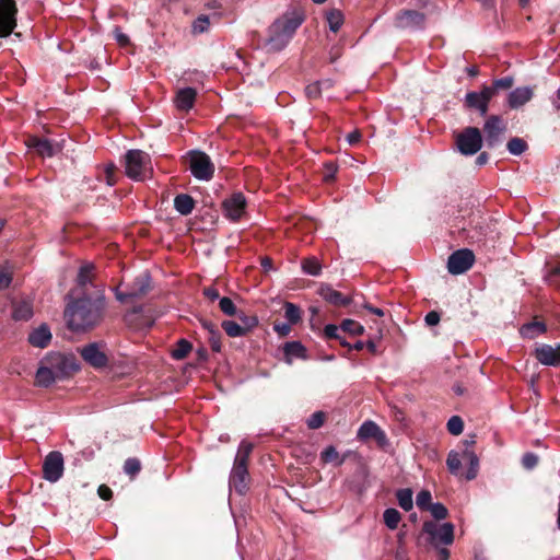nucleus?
Instances as JSON below:
<instances>
[{
    "label": "nucleus",
    "instance_id": "nucleus-1",
    "mask_svg": "<svg viewBox=\"0 0 560 560\" xmlns=\"http://www.w3.org/2000/svg\"><path fill=\"white\" fill-rule=\"evenodd\" d=\"M303 21L304 14L302 10L292 9L287 11L270 25L268 30V39L266 42L267 49L270 51H279L283 49Z\"/></svg>",
    "mask_w": 560,
    "mask_h": 560
},
{
    "label": "nucleus",
    "instance_id": "nucleus-2",
    "mask_svg": "<svg viewBox=\"0 0 560 560\" xmlns=\"http://www.w3.org/2000/svg\"><path fill=\"white\" fill-rule=\"evenodd\" d=\"M65 317L73 331L85 330L95 326L102 318V304L84 298L69 303Z\"/></svg>",
    "mask_w": 560,
    "mask_h": 560
},
{
    "label": "nucleus",
    "instance_id": "nucleus-3",
    "mask_svg": "<svg viewBox=\"0 0 560 560\" xmlns=\"http://www.w3.org/2000/svg\"><path fill=\"white\" fill-rule=\"evenodd\" d=\"M126 175L135 180H144L152 175L151 158L141 150H129L125 155Z\"/></svg>",
    "mask_w": 560,
    "mask_h": 560
},
{
    "label": "nucleus",
    "instance_id": "nucleus-4",
    "mask_svg": "<svg viewBox=\"0 0 560 560\" xmlns=\"http://www.w3.org/2000/svg\"><path fill=\"white\" fill-rule=\"evenodd\" d=\"M42 361L58 380L77 372L79 369L74 358L61 353H49Z\"/></svg>",
    "mask_w": 560,
    "mask_h": 560
},
{
    "label": "nucleus",
    "instance_id": "nucleus-5",
    "mask_svg": "<svg viewBox=\"0 0 560 560\" xmlns=\"http://www.w3.org/2000/svg\"><path fill=\"white\" fill-rule=\"evenodd\" d=\"M456 145L459 152L464 155H472L477 153L482 147L480 130L476 127H468L464 129L456 137Z\"/></svg>",
    "mask_w": 560,
    "mask_h": 560
},
{
    "label": "nucleus",
    "instance_id": "nucleus-6",
    "mask_svg": "<svg viewBox=\"0 0 560 560\" xmlns=\"http://www.w3.org/2000/svg\"><path fill=\"white\" fill-rule=\"evenodd\" d=\"M189 168L191 174L199 180H209L214 173V165L210 158L200 151L189 153Z\"/></svg>",
    "mask_w": 560,
    "mask_h": 560
},
{
    "label": "nucleus",
    "instance_id": "nucleus-7",
    "mask_svg": "<svg viewBox=\"0 0 560 560\" xmlns=\"http://www.w3.org/2000/svg\"><path fill=\"white\" fill-rule=\"evenodd\" d=\"M18 5L15 0H0V37L10 36L16 27Z\"/></svg>",
    "mask_w": 560,
    "mask_h": 560
},
{
    "label": "nucleus",
    "instance_id": "nucleus-8",
    "mask_svg": "<svg viewBox=\"0 0 560 560\" xmlns=\"http://www.w3.org/2000/svg\"><path fill=\"white\" fill-rule=\"evenodd\" d=\"M423 532L428 534L431 541L435 545H452L454 541V525L452 523L436 524L434 522H424Z\"/></svg>",
    "mask_w": 560,
    "mask_h": 560
},
{
    "label": "nucleus",
    "instance_id": "nucleus-9",
    "mask_svg": "<svg viewBox=\"0 0 560 560\" xmlns=\"http://www.w3.org/2000/svg\"><path fill=\"white\" fill-rule=\"evenodd\" d=\"M475 256L469 249L454 252L447 260V269L452 275H460L467 271L474 264Z\"/></svg>",
    "mask_w": 560,
    "mask_h": 560
},
{
    "label": "nucleus",
    "instance_id": "nucleus-10",
    "mask_svg": "<svg viewBox=\"0 0 560 560\" xmlns=\"http://www.w3.org/2000/svg\"><path fill=\"white\" fill-rule=\"evenodd\" d=\"M44 477L50 482L58 481L63 474V457L60 452H50L44 462Z\"/></svg>",
    "mask_w": 560,
    "mask_h": 560
},
{
    "label": "nucleus",
    "instance_id": "nucleus-11",
    "mask_svg": "<svg viewBox=\"0 0 560 560\" xmlns=\"http://www.w3.org/2000/svg\"><path fill=\"white\" fill-rule=\"evenodd\" d=\"M247 464L244 457H235L234 466L230 476V487L243 494L247 489Z\"/></svg>",
    "mask_w": 560,
    "mask_h": 560
},
{
    "label": "nucleus",
    "instance_id": "nucleus-12",
    "mask_svg": "<svg viewBox=\"0 0 560 560\" xmlns=\"http://www.w3.org/2000/svg\"><path fill=\"white\" fill-rule=\"evenodd\" d=\"M80 353L84 361L95 369L105 368L108 363L107 354L97 343H90L82 347Z\"/></svg>",
    "mask_w": 560,
    "mask_h": 560
},
{
    "label": "nucleus",
    "instance_id": "nucleus-13",
    "mask_svg": "<svg viewBox=\"0 0 560 560\" xmlns=\"http://www.w3.org/2000/svg\"><path fill=\"white\" fill-rule=\"evenodd\" d=\"M483 130L487 145L493 148L500 142V137L505 131V125L499 116L492 115L486 120Z\"/></svg>",
    "mask_w": 560,
    "mask_h": 560
},
{
    "label": "nucleus",
    "instance_id": "nucleus-14",
    "mask_svg": "<svg viewBox=\"0 0 560 560\" xmlns=\"http://www.w3.org/2000/svg\"><path fill=\"white\" fill-rule=\"evenodd\" d=\"M223 211L228 219L236 221L245 213L246 199L241 192L233 194L223 203Z\"/></svg>",
    "mask_w": 560,
    "mask_h": 560
},
{
    "label": "nucleus",
    "instance_id": "nucleus-15",
    "mask_svg": "<svg viewBox=\"0 0 560 560\" xmlns=\"http://www.w3.org/2000/svg\"><path fill=\"white\" fill-rule=\"evenodd\" d=\"M25 144L43 158H51L61 150L58 143L55 144L47 139H39L37 137H30Z\"/></svg>",
    "mask_w": 560,
    "mask_h": 560
},
{
    "label": "nucleus",
    "instance_id": "nucleus-16",
    "mask_svg": "<svg viewBox=\"0 0 560 560\" xmlns=\"http://www.w3.org/2000/svg\"><path fill=\"white\" fill-rule=\"evenodd\" d=\"M536 359L544 365H559L560 364V343L556 347L550 345H541L535 350Z\"/></svg>",
    "mask_w": 560,
    "mask_h": 560
},
{
    "label": "nucleus",
    "instance_id": "nucleus-17",
    "mask_svg": "<svg viewBox=\"0 0 560 560\" xmlns=\"http://www.w3.org/2000/svg\"><path fill=\"white\" fill-rule=\"evenodd\" d=\"M534 96V89L530 86H518L508 95V105L511 109H518L527 104Z\"/></svg>",
    "mask_w": 560,
    "mask_h": 560
},
{
    "label": "nucleus",
    "instance_id": "nucleus-18",
    "mask_svg": "<svg viewBox=\"0 0 560 560\" xmlns=\"http://www.w3.org/2000/svg\"><path fill=\"white\" fill-rule=\"evenodd\" d=\"M358 438L361 440L375 439L378 444L387 442L385 432L373 421H365L358 430Z\"/></svg>",
    "mask_w": 560,
    "mask_h": 560
},
{
    "label": "nucleus",
    "instance_id": "nucleus-19",
    "mask_svg": "<svg viewBox=\"0 0 560 560\" xmlns=\"http://www.w3.org/2000/svg\"><path fill=\"white\" fill-rule=\"evenodd\" d=\"M424 14L418 11H404L396 18L397 26L400 28L421 27L424 23Z\"/></svg>",
    "mask_w": 560,
    "mask_h": 560
},
{
    "label": "nucleus",
    "instance_id": "nucleus-20",
    "mask_svg": "<svg viewBox=\"0 0 560 560\" xmlns=\"http://www.w3.org/2000/svg\"><path fill=\"white\" fill-rule=\"evenodd\" d=\"M197 92L192 88L179 89L176 93L174 103L178 110L188 112L192 108Z\"/></svg>",
    "mask_w": 560,
    "mask_h": 560
},
{
    "label": "nucleus",
    "instance_id": "nucleus-21",
    "mask_svg": "<svg viewBox=\"0 0 560 560\" xmlns=\"http://www.w3.org/2000/svg\"><path fill=\"white\" fill-rule=\"evenodd\" d=\"M51 340V332L46 325L34 329L28 336V342L37 348H46Z\"/></svg>",
    "mask_w": 560,
    "mask_h": 560
},
{
    "label": "nucleus",
    "instance_id": "nucleus-22",
    "mask_svg": "<svg viewBox=\"0 0 560 560\" xmlns=\"http://www.w3.org/2000/svg\"><path fill=\"white\" fill-rule=\"evenodd\" d=\"M319 294L325 301L336 306L347 305L350 302L347 298H343L340 292L334 290L330 287L320 288Z\"/></svg>",
    "mask_w": 560,
    "mask_h": 560
},
{
    "label": "nucleus",
    "instance_id": "nucleus-23",
    "mask_svg": "<svg viewBox=\"0 0 560 560\" xmlns=\"http://www.w3.org/2000/svg\"><path fill=\"white\" fill-rule=\"evenodd\" d=\"M35 380L37 385L47 387L58 378L48 369V366H46V364L43 361H40L39 368L36 372Z\"/></svg>",
    "mask_w": 560,
    "mask_h": 560
},
{
    "label": "nucleus",
    "instance_id": "nucleus-24",
    "mask_svg": "<svg viewBox=\"0 0 560 560\" xmlns=\"http://www.w3.org/2000/svg\"><path fill=\"white\" fill-rule=\"evenodd\" d=\"M174 207L180 214L187 215L194 210L195 202L189 195L182 194L174 199Z\"/></svg>",
    "mask_w": 560,
    "mask_h": 560
},
{
    "label": "nucleus",
    "instance_id": "nucleus-25",
    "mask_svg": "<svg viewBox=\"0 0 560 560\" xmlns=\"http://www.w3.org/2000/svg\"><path fill=\"white\" fill-rule=\"evenodd\" d=\"M465 102L468 107L478 109L481 116H485L488 112V105L478 92L467 93Z\"/></svg>",
    "mask_w": 560,
    "mask_h": 560
},
{
    "label": "nucleus",
    "instance_id": "nucleus-26",
    "mask_svg": "<svg viewBox=\"0 0 560 560\" xmlns=\"http://www.w3.org/2000/svg\"><path fill=\"white\" fill-rule=\"evenodd\" d=\"M545 330H546V326L544 323L532 322V323L523 325L522 328L520 329V332L524 338L533 339V338H536L537 336L544 334Z\"/></svg>",
    "mask_w": 560,
    "mask_h": 560
},
{
    "label": "nucleus",
    "instance_id": "nucleus-27",
    "mask_svg": "<svg viewBox=\"0 0 560 560\" xmlns=\"http://www.w3.org/2000/svg\"><path fill=\"white\" fill-rule=\"evenodd\" d=\"M33 315V306L28 301H21L15 304L13 317L16 320H27Z\"/></svg>",
    "mask_w": 560,
    "mask_h": 560
},
{
    "label": "nucleus",
    "instance_id": "nucleus-28",
    "mask_svg": "<svg viewBox=\"0 0 560 560\" xmlns=\"http://www.w3.org/2000/svg\"><path fill=\"white\" fill-rule=\"evenodd\" d=\"M138 281L140 283L139 289L131 290L128 293L117 292V294H116L117 299L119 301H126L128 298H133V296H138V295H141V294H144L147 292L148 288H149V277L147 275H144L143 277L138 279Z\"/></svg>",
    "mask_w": 560,
    "mask_h": 560
},
{
    "label": "nucleus",
    "instance_id": "nucleus-29",
    "mask_svg": "<svg viewBox=\"0 0 560 560\" xmlns=\"http://www.w3.org/2000/svg\"><path fill=\"white\" fill-rule=\"evenodd\" d=\"M222 327L229 337H242L247 335L249 331L242 325L233 320H224Z\"/></svg>",
    "mask_w": 560,
    "mask_h": 560
},
{
    "label": "nucleus",
    "instance_id": "nucleus-30",
    "mask_svg": "<svg viewBox=\"0 0 560 560\" xmlns=\"http://www.w3.org/2000/svg\"><path fill=\"white\" fill-rule=\"evenodd\" d=\"M283 350L289 362H291L293 358H304L305 355V348L298 341L285 343Z\"/></svg>",
    "mask_w": 560,
    "mask_h": 560
},
{
    "label": "nucleus",
    "instance_id": "nucleus-31",
    "mask_svg": "<svg viewBox=\"0 0 560 560\" xmlns=\"http://www.w3.org/2000/svg\"><path fill=\"white\" fill-rule=\"evenodd\" d=\"M385 525L394 530L398 527L401 520V514L396 509H386L383 514Z\"/></svg>",
    "mask_w": 560,
    "mask_h": 560
},
{
    "label": "nucleus",
    "instance_id": "nucleus-32",
    "mask_svg": "<svg viewBox=\"0 0 560 560\" xmlns=\"http://www.w3.org/2000/svg\"><path fill=\"white\" fill-rule=\"evenodd\" d=\"M463 458L467 459L469 462V469L466 474V479L471 480L476 478L479 467V459L477 455L474 452L465 451L463 454Z\"/></svg>",
    "mask_w": 560,
    "mask_h": 560
},
{
    "label": "nucleus",
    "instance_id": "nucleus-33",
    "mask_svg": "<svg viewBox=\"0 0 560 560\" xmlns=\"http://www.w3.org/2000/svg\"><path fill=\"white\" fill-rule=\"evenodd\" d=\"M399 506L405 511H410L413 506L412 491L410 489H400L397 491Z\"/></svg>",
    "mask_w": 560,
    "mask_h": 560
},
{
    "label": "nucleus",
    "instance_id": "nucleus-34",
    "mask_svg": "<svg viewBox=\"0 0 560 560\" xmlns=\"http://www.w3.org/2000/svg\"><path fill=\"white\" fill-rule=\"evenodd\" d=\"M331 85H332V83L330 80L314 82L306 86L305 93L308 98H316L320 95L322 88L328 89Z\"/></svg>",
    "mask_w": 560,
    "mask_h": 560
},
{
    "label": "nucleus",
    "instance_id": "nucleus-35",
    "mask_svg": "<svg viewBox=\"0 0 560 560\" xmlns=\"http://www.w3.org/2000/svg\"><path fill=\"white\" fill-rule=\"evenodd\" d=\"M190 350L191 345L187 340L180 339L176 347L173 349L172 357L176 360H182L187 357Z\"/></svg>",
    "mask_w": 560,
    "mask_h": 560
},
{
    "label": "nucleus",
    "instance_id": "nucleus-36",
    "mask_svg": "<svg viewBox=\"0 0 560 560\" xmlns=\"http://www.w3.org/2000/svg\"><path fill=\"white\" fill-rule=\"evenodd\" d=\"M330 31L338 32L343 23V14L339 10H332L327 15Z\"/></svg>",
    "mask_w": 560,
    "mask_h": 560
},
{
    "label": "nucleus",
    "instance_id": "nucleus-37",
    "mask_svg": "<svg viewBox=\"0 0 560 560\" xmlns=\"http://www.w3.org/2000/svg\"><path fill=\"white\" fill-rule=\"evenodd\" d=\"M322 460L324 463H336L337 465H341L343 463V458H340L339 453L336 447L328 446L320 454Z\"/></svg>",
    "mask_w": 560,
    "mask_h": 560
},
{
    "label": "nucleus",
    "instance_id": "nucleus-38",
    "mask_svg": "<svg viewBox=\"0 0 560 560\" xmlns=\"http://www.w3.org/2000/svg\"><path fill=\"white\" fill-rule=\"evenodd\" d=\"M527 149V143L522 138H512L508 142V150L513 155H521Z\"/></svg>",
    "mask_w": 560,
    "mask_h": 560
},
{
    "label": "nucleus",
    "instance_id": "nucleus-39",
    "mask_svg": "<svg viewBox=\"0 0 560 560\" xmlns=\"http://www.w3.org/2000/svg\"><path fill=\"white\" fill-rule=\"evenodd\" d=\"M341 329L354 336H359L364 332V327L353 319H345L341 323Z\"/></svg>",
    "mask_w": 560,
    "mask_h": 560
},
{
    "label": "nucleus",
    "instance_id": "nucleus-40",
    "mask_svg": "<svg viewBox=\"0 0 560 560\" xmlns=\"http://www.w3.org/2000/svg\"><path fill=\"white\" fill-rule=\"evenodd\" d=\"M285 318L290 324H296L301 319V311L300 308L290 302L284 304Z\"/></svg>",
    "mask_w": 560,
    "mask_h": 560
},
{
    "label": "nucleus",
    "instance_id": "nucleus-41",
    "mask_svg": "<svg viewBox=\"0 0 560 560\" xmlns=\"http://www.w3.org/2000/svg\"><path fill=\"white\" fill-rule=\"evenodd\" d=\"M93 270H94V265L93 264H84L81 268H80V271H79V275H78V282L79 284L81 285H85L86 283H89L93 277Z\"/></svg>",
    "mask_w": 560,
    "mask_h": 560
},
{
    "label": "nucleus",
    "instance_id": "nucleus-42",
    "mask_svg": "<svg viewBox=\"0 0 560 560\" xmlns=\"http://www.w3.org/2000/svg\"><path fill=\"white\" fill-rule=\"evenodd\" d=\"M210 27V20L207 15H200L198 16L192 25H191V31L194 34H201V33H205L209 30Z\"/></svg>",
    "mask_w": 560,
    "mask_h": 560
},
{
    "label": "nucleus",
    "instance_id": "nucleus-43",
    "mask_svg": "<svg viewBox=\"0 0 560 560\" xmlns=\"http://www.w3.org/2000/svg\"><path fill=\"white\" fill-rule=\"evenodd\" d=\"M446 465L452 474L457 475L462 465V456L457 452H450Z\"/></svg>",
    "mask_w": 560,
    "mask_h": 560
},
{
    "label": "nucleus",
    "instance_id": "nucleus-44",
    "mask_svg": "<svg viewBox=\"0 0 560 560\" xmlns=\"http://www.w3.org/2000/svg\"><path fill=\"white\" fill-rule=\"evenodd\" d=\"M242 325L248 331L253 330L258 325L256 315H246L243 312L236 314Z\"/></svg>",
    "mask_w": 560,
    "mask_h": 560
},
{
    "label": "nucleus",
    "instance_id": "nucleus-45",
    "mask_svg": "<svg viewBox=\"0 0 560 560\" xmlns=\"http://www.w3.org/2000/svg\"><path fill=\"white\" fill-rule=\"evenodd\" d=\"M447 430L453 435H459L464 430V422L460 417L453 416L447 421Z\"/></svg>",
    "mask_w": 560,
    "mask_h": 560
},
{
    "label": "nucleus",
    "instance_id": "nucleus-46",
    "mask_svg": "<svg viewBox=\"0 0 560 560\" xmlns=\"http://www.w3.org/2000/svg\"><path fill=\"white\" fill-rule=\"evenodd\" d=\"M141 469L140 460L137 458H128L124 465V471L131 478H135Z\"/></svg>",
    "mask_w": 560,
    "mask_h": 560
},
{
    "label": "nucleus",
    "instance_id": "nucleus-47",
    "mask_svg": "<svg viewBox=\"0 0 560 560\" xmlns=\"http://www.w3.org/2000/svg\"><path fill=\"white\" fill-rule=\"evenodd\" d=\"M302 268L306 273L312 276H317L319 275L320 271V265L315 258H308L304 260L302 264Z\"/></svg>",
    "mask_w": 560,
    "mask_h": 560
},
{
    "label": "nucleus",
    "instance_id": "nucleus-48",
    "mask_svg": "<svg viewBox=\"0 0 560 560\" xmlns=\"http://www.w3.org/2000/svg\"><path fill=\"white\" fill-rule=\"evenodd\" d=\"M220 310L228 316H233L237 314L236 306L230 298H222L219 301Z\"/></svg>",
    "mask_w": 560,
    "mask_h": 560
},
{
    "label": "nucleus",
    "instance_id": "nucleus-49",
    "mask_svg": "<svg viewBox=\"0 0 560 560\" xmlns=\"http://www.w3.org/2000/svg\"><path fill=\"white\" fill-rule=\"evenodd\" d=\"M431 493L428 490H422L418 493L416 498V503L419 509L428 510L431 506Z\"/></svg>",
    "mask_w": 560,
    "mask_h": 560
},
{
    "label": "nucleus",
    "instance_id": "nucleus-50",
    "mask_svg": "<svg viewBox=\"0 0 560 560\" xmlns=\"http://www.w3.org/2000/svg\"><path fill=\"white\" fill-rule=\"evenodd\" d=\"M428 510L436 520H444L447 516V509L441 503H432Z\"/></svg>",
    "mask_w": 560,
    "mask_h": 560
},
{
    "label": "nucleus",
    "instance_id": "nucleus-51",
    "mask_svg": "<svg viewBox=\"0 0 560 560\" xmlns=\"http://www.w3.org/2000/svg\"><path fill=\"white\" fill-rule=\"evenodd\" d=\"M325 413L323 411L314 412L307 420V425L311 429H318L324 424Z\"/></svg>",
    "mask_w": 560,
    "mask_h": 560
},
{
    "label": "nucleus",
    "instance_id": "nucleus-52",
    "mask_svg": "<svg viewBox=\"0 0 560 560\" xmlns=\"http://www.w3.org/2000/svg\"><path fill=\"white\" fill-rule=\"evenodd\" d=\"M546 280L550 284L560 288V264L550 269V271L546 275Z\"/></svg>",
    "mask_w": 560,
    "mask_h": 560
},
{
    "label": "nucleus",
    "instance_id": "nucleus-53",
    "mask_svg": "<svg viewBox=\"0 0 560 560\" xmlns=\"http://www.w3.org/2000/svg\"><path fill=\"white\" fill-rule=\"evenodd\" d=\"M12 281V275L8 268H0V290L9 288Z\"/></svg>",
    "mask_w": 560,
    "mask_h": 560
},
{
    "label": "nucleus",
    "instance_id": "nucleus-54",
    "mask_svg": "<svg viewBox=\"0 0 560 560\" xmlns=\"http://www.w3.org/2000/svg\"><path fill=\"white\" fill-rule=\"evenodd\" d=\"M337 165L335 163H326L324 166V180L330 182L335 178V175L337 173Z\"/></svg>",
    "mask_w": 560,
    "mask_h": 560
},
{
    "label": "nucleus",
    "instance_id": "nucleus-55",
    "mask_svg": "<svg viewBox=\"0 0 560 560\" xmlns=\"http://www.w3.org/2000/svg\"><path fill=\"white\" fill-rule=\"evenodd\" d=\"M253 450V445L248 442L243 441L238 447L236 457H244L245 464H247L248 456Z\"/></svg>",
    "mask_w": 560,
    "mask_h": 560
},
{
    "label": "nucleus",
    "instance_id": "nucleus-56",
    "mask_svg": "<svg viewBox=\"0 0 560 560\" xmlns=\"http://www.w3.org/2000/svg\"><path fill=\"white\" fill-rule=\"evenodd\" d=\"M522 463L525 468L532 469L537 465L538 457L533 453H527L523 456Z\"/></svg>",
    "mask_w": 560,
    "mask_h": 560
},
{
    "label": "nucleus",
    "instance_id": "nucleus-57",
    "mask_svg": "<svg viewBox=\"0 0 560 560\" xmlns=\"http://www.w3.org/2000/svg\"><path fill=\"white\" fill-rule=\"evenodd\" d=\"M513 82H514L513 78L505 77V78H501V79L494 80L493 86H494L495 91L499 90V89L506 90V89H510L513 85Z\"/></svg>",
    "mask_w": 560,
    "mask_h": 560
},
{
    "label": "nucleus",
    "instance_id": "nucleus-58",
    "mask_svg": "<svg viewBox=\"0 0 560 560\" xmlns=\"http://www.w3.org/2000/svg\"><path fill=\"white\" fill-rule=\"evenodd\" d=\"M115 172H116V166L113 163L106 165L105 179L109 186H113L116 183Z\"/></svg>",
    "mask_w": 560,
    "mask_h": 560
},
{
    "label": "nucleus",
    "instance_id": "nucleus-59",
    "mask_svg": "<svg viewBox=\"0 0 560 560\" xmlns=\"http://www.w3.org/2000/svg\"><path fill=\"white\" fill-rule=\"evenodd\" d=\"M208 339L212 350L219 352L221 349L219 330L214 331V334H209Z\"/></svg>",
    "mask_w": 560,
    "mask_h": 560
},
{
    "label": "nucleus",
    "instance_id": "nucleus-60",
    "mask_svg": "<svg viewBox=\"0 0 560 560\" xmlns=\"http://www.w3.org/2000/svg\"><path fill=\"white\" fill-rule=\"evenodd\" d=\"M495 92L497 91H495L494 86L492 85V86H483L482 90L480 92H478V93L480 94L482 100L488 105L490 100L494 96Z\"/></svg>",
    "mask_w": 560,
    "mask_h": 560
},
{
    "label": "nucleus",
    "instance_id": "nucleus-61",
    "mask_svg": "<svg viewBox=\"0 0 560 560\" xmlns=\"http://www.w3.org/2000/svg\"><path fill=\"white\" fill-rule=\"evenodd\" d=\"M338 330H339V328L336 325L329 324L324 329L325 337L329 338V339L330 338L340 339V337L338 335Z\"/></svg>",
    "mask_w": 560,
    "mask_h": 560
},
{
    "label": "nucleus",
    "instance_id": "nucleus-62",
    "mask_svg": "<svg viewBox=\"0 0 560 560\" xmlns=\"http://www.w3.org/2000/svg\"><path fill=\"white\" fill-rule=\"evenodd\" d=\"M97 493L103 500H109L113 497V491L106 485H101L97 489Z\"/></svg>",
    "mask_w": 560,
    "mask_h": 560
},
{
    "label": "nucleus",
    "instance_id": "nucleus-63",
    "mask_svg": "<svg viewBox=\"0 0 560 560\" xmlns=\"http://www.w3.org/2000/svg\"><path fill=\"white\" fill-rule=\"evenodd\" d=\"M425 323L429 325V326H435L439 324L440 322V315L439 313L432 311V312H429L427 315H425V318H424Z\"/></svg>",
    "mask_w": 560,
    "mask_h": 560
},
{
    "label": "nucleus",
    "instance_id": "nucleus-64",
    "mask_svg": "<svg viewBox=\"0 0 560 560\" xmlns=\"http://www.w3.org/2000/svg\"><path fill=\"white\" fill-rule=\"evenodd\" d=\"M203 294L206 298H208L211 301L218 300L220 298L218 289L213 287L206 288L203 290Z\"/></svg>",
    "mask_w": 560,
    "mask_h": 560
}]
</instances>
